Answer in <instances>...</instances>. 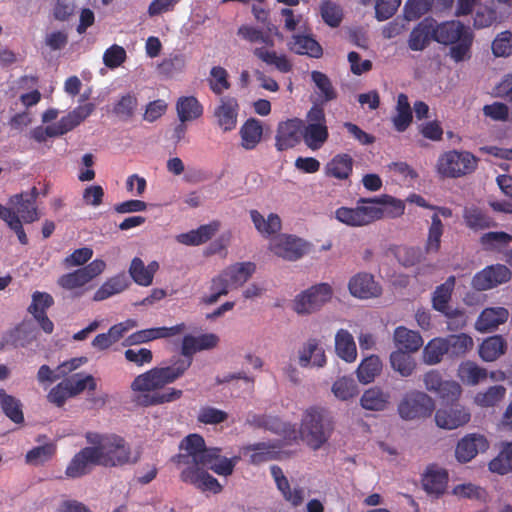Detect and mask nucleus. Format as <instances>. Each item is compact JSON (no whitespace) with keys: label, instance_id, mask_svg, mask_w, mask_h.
I'll return each mask as SVG.
<instances>
[{"label":"nucleus","instance_id":"28","mask_svg":"<svg viewBox=\"0 0 512 512\" xmlns=\"http://www.w3.org/2000/svg\"><path fill=\"white\" fill-rule=\"evenodd\" d=\"M463 220L465 225L474 231L488 229L497 225L485 210L476 205L464 207Z\"/></svg>","mask_w":512,"mask_h":512},{"label":"nucleus","instance_id":"12","mask_svg":"<svg viewBox=\"0 0 512 512\" xmlns=\"http://www.w3.org/2000/svg\"><path fill=\"white\" fill-rule=\"evenodd\" d=\"M511 276L510 269L505 265H491L476 273L472 278L471 285L478 291H485L508 282Z\"/></svg>","mask_w":512,"mask_h":512},{"label":"nucleus","instance_id":"49","mask_svg":"<svg viewBox=\"0 0 512 512\" xmlns=\"http://www.w3.org/2000/svg\"><path fill=\"white\" fill-rule=\"evenodd\" d=\"M36 339L34 328L26 323H21L8 334L6 342L13 347H26Z\"/></svg>","mask_w":512,"mask_h":512},{"label":"nucleus","instance_id":"33","mask_svg":"<svg viewBox=\"0 0 512 512\" xmlns=\"http://www.w3.org/2000/svg\"><path fill=\"white\" fill-rule=\"evenodd\" d=\"M393 339L395 345L408 353L418 351L423 345L422 336L413 330H410L404 326H399L395 329Z\"/></svg>","mask_w":512,"mask_h":512},{"label":"nucleus","instance_id":"59","mask_svg":"<svg viewBox=\"0 0 512 512\" xmlns=\"http://www.w3.org/2000/svg\"><path fill=\"white\" fill-rule=\"evenodd\" d=\"M320 13L323 21L330 27L336 28L342 22L343 13L341 7L330 0L322 1Z\"/></svg>","mask_w":512,"mask_h":512},{"label":"nucleus","instance_id":"44","mask_svg":"<svg viewBox=\"0 0 512 512\" xmlns=\"http://www.w3.org/2000/svg\"><path fill=\"white\" fill-rule=\"evenodd\" d=\"M382 370V362L377 355H370L364 358L359 364L356 373L358 380L363 384L374 381Z\"/></svg>","mask_w":512,"mask_h":512},{"label":"nucleus","instance_id":"58","mask_svg":"<svg viewBox=\"0 0 512 512\" xmlns=\"http://www.w3.org/2000/svg\"><path fill=\"white\" fill-rule=\"evenodd\" d=\"M311 80L320 91L323 102H330L337 98V92L333 87L331 80L325 73L320 71H312Z\"/></svg>","mask_w":512,"mask_h":512},{"label":"nucleus","instance_id":"17","mask_svg":"<svg viewBox=\"0 0 512 512\" xmlns=\"http://www.w3.org/2000/svg\"><path fill=\"white\" fill-rule=\"evenodd\" d=\"M435 421L440 428L452 430L468 423L470 413L465 407L457 403L447 404L436 411Z\"/></svg>","mask_w":512,"mask_h":512},{"label":"nucleus","instance_id":"26","mask_svg":"<svg viewBox=\"0 0 512 512\" xmlns=\"http://www.w3.org/2000/svg\"><path fill=\"white\" fill-rule=\"evenodd\" d=\"M220 227L219 222L213 221L209 224L199 226L197 229L177 235L179 243L187 246H198L209 241Z\"/></svg>","mask_w":512,"mask_h":512},{"label":"nucleus","instance_id":"15","mask_svg":"<svg viewBox=\"0 0 512 512\" xmlns=\"http://www.w3.org/2000/svg\"><path fill=\"white\" fill-rule=\"evenodd\" d=\"M303 120L299 118L287 119L278 124L275 146L278 151L295 147L302 138Z\"/></svg>","mask_w":512,"mask_h":512},{"label":"nucleus","instance_id":"5","mask_svg":"<svg viewBox=\"0 0 512 512\" xmlns=\"http://www.w3.org/2000/svg\"><path fill=\"white\" fill-rule=\"evenodd\" d=\"M333 421L324 408L310 407L301 419V439L313 450L320 449L331 437Z\"/></svg>","mask_w":512,"mask_h":512},{"label":"nucleus","instance_id":"25","mask_svg":"<svg viewBox=\"0 0 512 512\" xmlns=\"http://www.w3.org/2000/svg\"><path fill=\"white\" fill-rule=\"evenodd\" d=\"M287 46L291 52L298 55H307L317 59L323 55L322 46L310 35H293L287 43Z\"/></svg>","mask_w":512,"mask_h":512},{"label":"nucleus","instance_id":"30","mask_svg":"<svg viewBox=\"0 0 512 512\" xmlns=\"http://www.w3.org/2000/svg\"><path fill=\"white\" fill-rule=\"evenodd\" d=\"M456 278L454 275L449 276L446 281L436 287L432 293V308L442 314L451 309L449 303L455 288Z\"/></svg>","mask_w":512,"mask_h":512},{"label":"nucleus","instance_id":"40","mask_svg":"<svg viewBox=\"0 0 512 512\" xmlns=\"http://www.w3.org/2000/svg\"><path fill=\"white\" fill-rule=\"evenodd\" d=\"M256 266L252 262L236 263L222 271L231 287L242 286L255 272Z\"/></svg>","mask_w":512,"mask_h":512},{"label":"nucleus","instance_id":"16","mask_svg":"<svg viewBox=\"0 0 512 512\" xmlns=\"http://www.w3.org/2000/svg\"><path fill=\"white\" fill-rule=\"evenodd\" d=\"M184 323L172 327H154L136 331L130 334L123 342L124 346H134L156 339L169 338L181 334L185 330Z\"/></svg>","mask_w":512,"mask_h":512},{"label":"nucleus","instance_id":"61","mask_svg":"<svg viewBox=\"0 0 512 512\" xmlns=\"http://www.w3.org/2000/svg\"><path fill=\"white\" fill-rule=\"evenodd\" d=\"M238 35L250 43L259 42L265 44L266 47L274 46V40L268 33H265L261 29L253 26L242 25L238 29Z\"/></svg>","mask_w":512,"mask_h":512},{"label":"nucleus","instance_id":"27","mask_svg":"<svg viewBox=\"0 0 512 512\" xmlns=\"http://www.w3.org/2000/svg\"><path fill=\"white\" fill-rule=\"evenodd\" d=\"M391 403V394L379 386L371 387L364 391L360 398L363 409L370 411H384Z\"/></svg>","mask_w":512,"mask_h":512},{"label":"nucleus","instance_id":"11","mask_svg":"<svg viewBox=\"0 0 512 512\" xmlns=\"http://www.w3.org/2000/svg\"><path fill=\"white\" fill-rule=\"evenodd\" d=\"M38 189L33 186L29 192H21L9 198V204L24 223H33L40 219V212L36 205L39 196Z\"/></svg>","mask_w":512,"mask_h":512},{"label":"nucleus","instance_id":"38","mask_svg":"<svg viewBox=\"0 0 512 512\" xmlns=\"http://www.w3.org/2000/svg\"><path fill=\"white\" fill-rule=\"evenodd\" d=\"M443 339L447 347V356L450 359L464 356L473 347L472 337L465 333L451 334Z\"/></svg>","mask_w":512,"mask_h":512},{"label":"nucleus","instance_id":"6","mask_svg":"<svg viewBox=\"0 0 512 512\" xmlns=\"http://www.w3.org/2000/svg\"><path fill=\"white\" fill-rule=\"evenodd\" d=\"M478 158L468 151L450 150L442 154L437 162L439 174L448 178H459L472 173Z\"/></svg>","mask_w":512,"mask_h":512},{"label":"nucleus","instance_id":"34","mask_svg":"<svg viewBox=\"0 0 512 512\" xmlns=\"http://www.w3.org/2000/svg\"><path fill=\"white\" fill-rule=\"evenodd\" d=\"M177 116L181 122H189L203 115V105L194 96H182L176 102Z\"/></svg>","mask_w":512,"mask_h":512},{"label":"nucleus","instance_id":"57","mask_svg":"<svg viewBox=\"0 0 512 512\" xmlns=\"http://www.w3.org/2000/svg\"><path fill=\"white\" fill-rule=\"evenodd\" d=\"M512 242V236L503 231L487 232L480 237V243L485 250H500Z\"/></svg>","mask_w":512,"mask_h":512},{"label":"nucleus","instance_id":"13","mask_svg":"<svg viewBox=\"0 0 512 512\" xmlns=\"http://www.w3.org/2000/svg\"><path fill=\"white\" fill-rule=\"evenodd\" d=\"M269 249L278 257L296 261L306 253V243L293 235L282 234L273 238Z\"/></svg>","mask_w":512,"mask_h":512},{"label":"nucleus","instance_id":"14","mask_svg":"<svg viewBox=\"0 0 512 512\" xmlns=\"http://www.w3.org/2000/svg\"><path fill=\"white\" fill-rule=\"evenodd\" d=\"M180 479L182 482L191 484L202 492L218 494L222 491V485L219 481L200 467L185 466L180 473Z\"/></svg>","mask_w":512,"mask_h":512},{"label":"nucleus","instance_id":"20","mask_svg":"<svg viewBox=\"0 0 512 512\" xmlns=\"http://www.w3.org/2000/svg\"><path fill=\"white\" fill-rule=\"evenodd\" d=\"M359 203L372 204L380 212L379 219L383 217L397 218L404 214L405 203L390 195H381L371 198H360Z\"/></svg>","mask_w":512,"mask_h":512},{"label":"nucleus","instance_id":"3","mask_svg":"<svg viewBox=\"0 0 512 512\" xmlns=\"http://www.w3.org/2000/svg\"><path fill=\"white\" fill-rule=\"evenodd\" d=\"M85 437L97 450L98 466L122 467L135 464L140 458L139 453L133 454L131 446L119 435L87 432Z\"/></svg>","mask_w":512,"mask_h":512},{"label":"nucleus","instance_id":"8","mask_svg":"<svg viewBox=\"0 0 512 512\" xmlns=\"http://www.w3.org/2000/svg\"><path fill=\"white\" fill-rule=\"evenodd\" d=\"M435 409L433 399L421 391L407 392L400 400L397 410L403 420L430 417Z\"/></svg>","mask_w":512,"mask_h":512},{"label":"nucleus","instance_id":"63","mask_svg":"<svg viewBox=\"0 0 512 512\" xmlns=\"http://www.w3.org/2000/svg\"><path fill=\"white\" fill-rule=\"evenodd\" d=\"M332 391L338 399L348 400L358 394V386L354 379L342 377L333 383Z\"/></svg>","mask_w":512,"mask_h":512},{"label":"nucleus","instance_id":"43","mask_svg":"<svg viewBox=\"0 0 512 512\" xmlns=\"http://www.w3.org/2000/svg\"><path fill=\"white\" fill-rule=\"evenodd\" d=\"M412 110L408 100V96L400 93L397 98L396 115L393 116L392 122L398 132H404L412 122Z\"/></svg>","mask_w":512,"mask_h":512},{"label":"nucleus","instance_id":"1","mask_svg":"<svg viewBox=\"0 0 512 512\" xmlns=\"http://www.w3.org/2000/svg\"><path fill=\"white\" fill-rule=\"evenodd\" d=\"M198 351L195 336H184L181 347L184 358L178 359L171 366L155 367L135 377L131 383V389L140 394L136 395L133 401L139 406L149 407L180 399L183 395L182 390L168 388L161 391V389L184 375L192 364V356Z\"/></svg>","mask_w":512,"mask_h":512},{"label":"nucleus","instance_id":"7","mask_svg":"<svg viewBox=\"0 0 512 512\" xmlns=\"http://www.w3.org/2000/svg\"><path fill=\"white\" fill-rule=\"evenodd\" d=\"M306 122V125L303 123L302 139L308 148L318 150L329 137L324 108L314 104L307 112Z\"/></svg>","mask_w":512,"mask_h":512},{"label":"nucleus","instance_id":"31","mask_svg":"<svg viewBox=\"0 0 512 512\" xmlns=\"http://www.w3.org/2000/svg\"><path fill=\"white\" fill-rule=\"evenodd\" d=\"M507 351V341L502 335H493L479 346V356L485 362H493L499 359Z\"/></svg>","mask_w":512,"mask_h":512},{"label":"nucleus","instance_id":"10","mask_svg":"<svg viewBox=\"0 0 512 512\" xmlns=\"http://www.w3.org/2000/svg\"><path fill=\"white\" fill-rule=\"evenodd\" d=\"M380 212L372 204H362L357 202V206L339 207L335 211V218L348 226L360 227L368 225L379 220Z\"/></svg>","mask_w":512,"mask_h":512},{"label":"nucleus","instance_id":"62","mask_svg":"<svg viewBox=\"0 0 512 512\" xmlns=\"http://www.w3.org/2000/svg\"><path fill=\"white\" fill-rule=\"evenodd\" d=\"M129 275L133 281L140 286L147 287L152 284L151 273L139 257L132 259L129 267Z\"/></svg>","mask_w":512,"mask_h":512},{"label":"nucleus","instance_id":"55","mask_svg":"<svg viewBox=\"0 0 512 512\" xmlns=\"http://www.w3.org/2000/svg\"><path fill=\"white\" fill-rule=\"evenodd\" d=\"M56 453V445L52 442L32 448L26 454V462L31 465H42L52 459Z\"/></svg>","mask_w":512,"mask_h":512},{"label":"nucleus","instance_id":"64","mask_svg":"<svg viewBox=\"0 0 512 512\" xmlns=\"http://www.w3.org/2000/svg\"><path fill=\"white\" fill-rule=\"evenodd\" d=\"M137 107V98L128 93L122 96L114 105L113 112L122 120L130 119Z\"/></svg>","mask_w":512,"mask_h":512},{"label":"nucleus","instance_id":"22","mask_svg":"<svg viewBox=\"0 0 512 512\" xmlns=\"http://www.w3.org/2000/svg\"><path fill=\"white\" fill-rule=\"evenodd\" d=\"M238 110L239 105L235 98H221L220 105L214 111V116L224 132L231 131L236 127Z\"/></svg>","mask_w":512,"mask_h":512},{"label":"nucleus","instance_id":"36","mask_svg":"<svg viewBox=\"0 0 512 512\" xmlns=\"http://www.w3.org/2000/svg\"><path fill=\"white\" fill-rule=\"evenodd\" d=\"M130 285L128 276L122 272L105 281L94 294L95 301H103L115 294L123 292Z\"/></svg>","mask_w":512,"mask_h":512},{"label":"nucleus","instance_id":"32","mask_svg":"<svg viewBox=\"0 0 512 512\" xmlns=\"http://www.w3.org/2000/svg\"><path fill=\"white\" fill-rule=\"evenodd\" d=\"M353 159L349 154L335 155L325 166V174L338 180H346L352 174Z\"/></svg>","mask_w":512,"mask_h":512},{"label":"nucleus","instance_id":"2","mask_svg":"<svg viewBox=\"0 0 512 512\" xmlns=\"http://www.w3.org/2000/svg\"><path fill=\"white\" fill-rule=\"evenodd\" d=\"M179 448L184 452L172 459L177 465L196 466L206 471L210 469L221 476H229L233 473L235 461L221 456L220 448H207L204 438L199 434H190L183 438Z\"/></svg>","mask_w":512,"mask_h":512},{"label":"nucleus","instance_id":"18","mask_svg":"<svg viewBox=\"0 0 512 512\" xmlns=\"http://www.w3.org/2000/svg\"><path fill=\"white\" fill-rule=\"evenodd\" d=\"M489 442L485 436L477 433L465 435L456 445L455 456L460 463L471 461L479 452H485Z\"/></svg>","mask_w":512,"mask_h":512},{"label":"nucleus","instance_id":"56","mask_svg":"<svg viewBox=\"0 0 512 512\" xmlns=\"http://www.w3.org/2000/svg\"><path fill=\"white\" fill-rule=\"evenodd\" d=\"M64 381L67 383L71 397L77 396L86 388L90 391H94L96 389V382L92 375L83 376L82 374L77 373L70 378L64 379Z\"/></svg>","mask_w":512,"mask_h":512},{"label":"nucleus","instance_id":"41","mask_svg":"<svg viewBox=\"0 0 512 512\" xmlns=\"http://www.w3.org/2000/svg\"><path fill=\"white\" fill-rule=\"evenodd\" d=\"M263 128L258 119H248L240 129L241 145L246 150L254 149L261 141Z\"/></svg>","mask_w":512,"mask_h":512},{"label":"nucleus","instance_id":"60","mask_svg":"<svg viewBox=\"0 0 512 512\" xmlns=\"http://www.w3.org/2000/svg\"><path fill=\"white\" fill-rule=\"evenodd\" d=\"M211 91L216 95H221L231 86L228 80V72L221 66H214L210 70V79L208 80Z\"/></svg>","mask_w":512,"mask_h":512},{"label":"nucleus","instance_id":"21","mask_svg":"<svg viewBox=\"0 0 512 512\" xmlns=\"http://www.w3.org/2000/svg\"><path fill=\"white\" fill-rule=\"evenodd\" d=\"M350 293L360 299H369L381 294V287L375 282L373 275L361 272L354 275L349 283Z\"/></svg>","mask_w":512,"mask_h":512},{"label":"nucleus","instance_id":"51","mask_svg":"<svg viewBox=\"0 0 512 512\" xmlns=\"http://www.w3.org/2000/svg\"><path fill=\"white\" fill-rule=\"evenodd\" d=\"M444 232V225L438 214H433L428 229L425 250L427 253H437L441 247V237Z\"/></svg>","mask_w":512,"mask_h":512},{"label":"nucleus","instance_id":"46","mask_svg":"<svg viewBox=\"0 0 512 512\" xmlns=\"http://www.w3.org/2000/svg\"><path fill=\"white\" fill-rule=\"evenodd\" d=\"M448 482V474L445 470L429 469L423 478V487L429 494L440 495L444 493Z\"/></svg>","mask_w":512,"mask_h":512},{"label":"nucleus","instance_id":"50","mask_svg":"<svg viewBox=\"0 0 512 512\" xmlns=\"http://www.w3.org/2000/svg\"><path fill=\"white\" fill-rule=\"evenodd\" d=\"M488 468L492 473L499 475L512 471V443L503 446L498 455L489 462Z\"/></svg>","mask_w":512,"mask_h":512},{"label":"nucleus","instance_id":"53","mask_svg":"<svg viewBox=\"0 0 512 512\" xmlns=\"http://www.w3.org/2000/svg\"><path fill=\"white\" fill-rule=\"evenodd\" d=\"M244 451L252 452L250 455V462L255 465L277 458V451H275V447L266 442L248 445L244 447Z\"/></svg>","mask_w":512,"mask_h":512},{"label":"nucleus","instance_id":"35","mask_svg":"<svg viewBox=\"0 0 512 512\" xmlns=\"http://www.w3.org/2000/svg\"><path fill=\"white\" fill-rule=\"evenodd\" d=\"M251 220L256 230L264 237H270L281 230L282 222L275 213H270L265 219L258 210L250 211Z\"/></svg>","mask_w":512,"mask_h":512},{"label":"nucleus","instance_id":"24","mask_svg":"<svg viewBox=\"0 0 512 512\" xmlns=\"http://www.w3.org/2000/svg\"><path fill=\"white\" fill-rule=\"evenodd\" d=\"M433 22V18L427 17L412 29L408 39V46L412 51L424 50L433 40Z\"/></svg>","mask_w":512,"mask_h":512},{"label":"nucleus","instance_id":"23","mask_svg":"<svg viewBox=\"0 0 512 512\" xmlns=\"http://www.w3.org/2000/svg\"><path fill=\"white\" fill-rule=\"evenodd\" d=\"M509 311L505 307H487L479 314L475 328L477 331L490 332L504 324L509 318Z\"/></svg>","mask_w":512,"mask_h":512},{"label":"nucleus","instance_id":"42","mask_svg":"<svg viewBox=\"0 0 512 512\" xmlns=\"http://www.w3.org/2000/svg\"><path fill=\"white\" fill-rule=\"evenodd\" d=\"M487 376V370L473 361L468 360L459 365L458 377L466 385L475 386L484 381Z\"/></svg>","mask_w":512,"mask_h":512},{"label":"nucleus","instance_id":"37","mask_svg":"<svg viewBox=\"0 0 512 512\" xmlns=\"http://www.w3.org/2000/svg\"><path fill=\"white\" fill-rule=\"evenodd\" d=\"M335 351L346 362H354L357 358V348L352 334L340 329L335 335Z\"/></svg>","mask_w":512,"mask_h":512},{"label":"nucleus","instance_id":"47","mask_svg":"<svg viewBox=\"0 0 512 512\" xmlns=\"http://www.w3.org/2000/svg\"><path fill=\"white\" fill-rule=\"evenodd\" d=\"M390 364L402 377L411 376L416 369L415 359L403 350H396L390 354Z\"/></svg>","mask_w":512,"mask_h":512},{"label":"nucleus","instance_id":"19","mask_svg":"<svg viewBox=\"0 0 512 512\" xmlns=\"http://www.w3.org/2000/svg\"><path fill=\"white\" fill-rule=\"evenodd\" d=\"M97 450L94 445L81 449L66 467L65 474L70 478H79L90 472L91 466L98 465Z\"/></svg>","mask_w":512,"mask_h":512},{"label":"nucleus","instance_id":"45","mask_svg":"<svg viewBox=\"0 0 512 512\" xmlns=\"http://www.w3.org/2000/svg\"><path fill=\"white\" fill-rule=\"evenodd\" d=\"M0 405L4 414L12 422L16 424H22L24 422L21 401L16 397L7 394L4 389H0Z\"/></svg>","mask_w":512,"mask_h":512},{"label":"nucleus","instance_id":"9","mask_svg":"<svg viewBox=\"0 0 512 512\" xmlns=\"http://www.w3.org/2000/svg\"><path fill=\"white\" fill-rule=\"evenodd\" d=\"M333 289L328 283H319L303 291L294 299V310L298 314H311L329 302Z\"/></svg>","mask_w":512,"mask_h":512},{"label":"nucleus","instance_id":"52","mask_svg":"<svg viewBox=\"0 0 512 512\" xmlns=\"http://www.w3.org/2000/svg\"><path fill=\"white\" fill-rule=\"evenodd\" d=\"M445 355H447V347L443 337L433 338L423 349V360L428 365L440 363Z\"/></svg>","mask_w":512,"mask_h":512},{"label":"nucleus","instance_id":"48","mask_svg":"<svg viewBox=\"0 0 512 512\" xmlns=\"http://www.w3.org/2000/svg\"><path fill=\"white\" fill-rule=\"evenodd\" d=\"M506 388L503 385H494L485 391L478 392L474 397L476 405L484 408L494 407L504 400Z\"/></svg>","mask_w":512,"mask_h":512},{"label":"nucleus","instance_id":"39","mask_svg":"<svg viewBox=\"0 0 512 512\" xmlns=\"http://www.w3.org/2000/svg\"><path fill=\"white\" fill-rule=\"evenodd\" d=\"M253 55L267 65L274 66L281 73H289L293 65L286 55H278L276 51L268 50L266 47H256Z\"/></svg>","mask_w":512,"mask_h":512},{"label":"nucleus","instance_id":"29","mask_svg":"<svg viewBox=\"0 0 512 512\" xmlns=\"http://www.w3.org/2000/svg\"><path fill=\"white\" fill-rule=\"evenodd\" d=\"M299 364L301 367H308L310 364L323 367L326 364L324 349L320 347L317 339H309L299 351Z\"/></svg>","mask_w":512,"mask_h":512},{"label":"nucleus","instance_id":"4","mask_svg":"<svg viewBox=\"0 0 512 512\" xmlns=\"http://www.w3.org/2000/svg\"><path fill=\"white\" fill-rule=\"evenodd\" d=\"M433 31V41L443 45H452L449 55L455 62H461L470 57L473 33L462 22L450 20L438 23L434 19Z\"/></svg>","mask_w":512,"mask_h":512},{"label":"nucleus","instance_id":"54","mask_svg":"<svg viewBox=\"0 0 512 512\" xmlns=\"http://www.w3.org/2000/svg\"><path fill=\"white\" fill-rule=\"evenodd\" d=\"M230 287L229 280L226 279L224 274L221 272L219 275L212 278L209 287L210 294L204 295L201 298V302L206 305L216 303L221 296L228 294Z\"/></svg>","mask_w":512,"mask_h":512}]
</instances>
